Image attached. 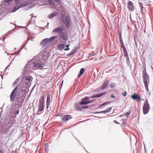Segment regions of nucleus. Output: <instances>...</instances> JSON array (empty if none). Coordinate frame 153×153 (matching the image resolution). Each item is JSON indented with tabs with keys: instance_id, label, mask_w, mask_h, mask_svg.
<instances>
[{
	"instance_id": "nucleus-1",
	"label": "nucleus",
	"mask_w": 153,
	"mask_h": 153,
	"mask_svg": "<svg viewBox=\"0 0 153 153\" xmlns=\"http://www.w3.org/2000/svg\"><path fill=\"white\" fill-rule=\"evenodd\" d=\"M142 77L146 90L149 91L148 86L150 82V79L149 76L146 72V68L143 71Z\"/></svg>"
},
{
	"instance_id": "nucleus-2",
	"label": "nucleus",
	"mask_w": 153,
	"mask_h": 153,
	"mask_svg": "<svg viewBox=\"0 0 153 153\" xmlns=\"http://www.w3.org/2000/svg\"><path fill=\"white\" fill-rule=\"evenodd\" d=\"M61 21L65 24L66 27L68 28L70 26L71 18L68 15H65V14L62 13L61 15Z\"/></svg>"
},
{
	"instance_id": "nucleus-3",
	"label": "nucleus",
	"mask_w": 153,
	"mask_h": 153,
	"mask_svg": "<svg viewBox=\"0 0 153 153\" xmlns=\"http://www.w3.org/2000/svg\"><path fill=\"white\" fill-rule=\"evenodd\" d=\"M44 97L42 96L40 98L38 105V111H42L44 109Z\"/></svg>"
},
{
	"instance_id": "nucleus-4",
	"label": "nucleus",
	"mask_w": 153,
	"mask_h": 153,
	"mask_svg": "<svg viewBox=\"0 0 153 153\" xmlns=\"http://www.w3.org/2000/svg\"><path fill=\"white\" fill-rule=\"evenodd\" d=\"M150 108V107L148 103V100L146 99L144 103L143 106V112L144 114H146L148 113Z\"/></svg>"
},
{
	"instance_id": "nucleus-5",
	"label": "nucleus",
	"mask_w": 153,
	"mask_h": 153,
	"mask_svg": "<svg viewBox=\"0 0 153 153\" xmlns=\"http://www.w3.org/2000/svg\"><path fill=\"white\" fill-rule=\"evenodd\" d=\"M18 89V87L17 86L14 88L10 96L11 102H13L15 100L17 94Z\"/></svg>"
},
{
	"instance_id": "nucleus-6",
	"label": "nucleus",
	"mask_w": 153,
	"mask_h": 153,
	"mask_svg": "<svg viewBox=\"0 0 153 153\" xmlns=\"http://www.w3.org/2000/svg\"><path fill=\"white\" fill-rule=\"evenodd\" d=\"M90 98L88 97H85L81 99V102L79 103L80 105H84L88 104V100H89Z\"/></svg>"
},
{
	"instance_id": "nucleus-7",
	"label": "nucleus",
	"mask_w": 153,
	"mask_h": 153,
	"mask_svg": "<svg viewBox=\"0 0 153 153\" xmlns=\"http://www.w3.org/2000/svg\"><path fill=\"white\" fill-rule=\"evenodd\" d=\"M26 5L27 4L25 3H23L21 4L19 6L16 5V6H15L12 9V10L11 11V12H14L20 8L26 6Z\"/></svg>"
},
{
	"instance_id": "nucleus-8",
	"label": "nucleus",
	"mask_w": 153,
	"mask_h": 153,
	"mask_svg": "<svg viewBox=\"0 0 153 153\" xmlns=\"http://www.w3.org/2000/svg\"><path fill=\"white\" fill-rule=\"evenodd\" d=\"M109 82L110 80L108 79H106L101 86V88L102 90H104L105 89L107 88Z\"/></svg>"
},
{
	"instance_id": "nucleus-9",
	"label": "nucleus",
	"mask_w": 153,
	"mask_h": 153,
	"mask_svg": "<svg viewBox=\"0 0 153 153\" xmlns=\"http://www.w3.org/2000/svg\"><path fill=\"white\" fill-rule=\"evenodd\" d=\"M59 36L63 41H66L68 39V36L63 31L61 33H59Z\"/></svg>"
},
{
	"instance_id": "nucleus-10",
	"label": "nucleus",
	"mask_w": 153,
	"mask_h": 153,
	"mask_svg": "<svg viewBox=\"0 0 153 153\" xmlns=\"http://www.w3.org/2000/svg\"><path fill=\"white\" fill-rule=\"evenodd\" d=\"M63 31V27L62 26H60L57 28H54L52 31L53 33H58L59 34Z\"/></svg>"
},
{
	"instance_id": "nucleus-11",
	"label": "nucleus",
	"mask_w": 153,
	"mask_h": 153,
	"mask_svg": "<svg viewBox=\"0 0 153 153\" xmlns=\"http://www.w3.org/2000/svg\"><path fill=\"white\" fill-rule=\"evenodd\" d=\"M72 118V116L70 114H66L64 115L62 118V120L66 122Z\"/></svg>"
},
{
	"instance_id": "nucleus-12",
	"label": "nucleus",
	"mask_w": 153,
	"mask_h": 153,
	"mask_svg": "<svg viewBox=\"0 0 153 153\" xmlns=\"http://www.w3.org/2000/svg\"><path fill=\"white\" fill-rule=\"evenodd\" d=\"M32 63V62H31L29 61L28 62L25 67L24 71L27 72L30 70V65Z\"/></svg>"
},
{
	"instance_id": "nucleus-13",
	"label": "nucleus",
	"mask_w": 153,
	"mask_h": 153,
	"mask_svg": "<svg viewBox=\"0 0 153 153\" xmlns=\"http://www.w3.org/2000/svg\"><path fill=\"white\" fill-rule=\"evenodd\" d=\"M128 7L129 10L131 11L134 10L133 4L131 1H129L128 2Z\"/></svg>"
},
{
	"instance_id": "nucleus-14",
	"label": "nucleus",
	"mask_w": 153,
	"mask_h": 153,
	"mask_svg": "<svg viewBox=\"0 0 153 153\" xmlns=\"http://www.w3.org/2000/svg\"><path fill=\"white\" fill-rule=\"evenodd\" d=\"M48 43H49V42L48 40V38H46L44 39L41 41L40 45L42 46V47L43 48Z\"/></svg>"
},
{
	"instance_id": "nucleus-15",
	"label": "nucleus",
	"mask_w": 153,
	"mask_h": 153,
	"mask_svg": "<svg viewBox=\"0 0 153 153\" xmlns=\"http://www.w3.org/2000/svg\"><path fill=\"white\" fill-rule=\"evenodd\" d=\"M106 92H103L100 94L93 95L90 98H95L99 97H102V96H103V95L105 94H106Z\"/></svg>"
},
{
	"instance_id": "nucleus-16",
	"label": "nucleus",
	"mask_w": 153,
	"mask_h": 153,
	"mask_svg": "<svg viewBox=\"0 0 153 153\" xmlns=\"http://www.w3.org/2000/svg\"><path fill=\"white\" fill-rule=\"evenodd\" d=\"M58 14L56 12H53L48 15V18L50 19H52L54 17L56 16Z\"/></svg>"
},
{
	"instance_id": "nucleus-17",
	"label": "nucleus",
	"mask_w": 153,
	"mask_h": 153,
	"mask_svg": "<svg viewBox=\"0 0 153 153\" xmlns=\"http://www.w3.org/2000/svg\"><path fill=\"white\" fill-rule=\"evenodd\" d=\"M85 70L84 68H81L80 69L79 72L77 76V77L78 78H79L84 74Z\"/></svg>"
},
{
	"instance_id": "nucleus-18",
	"label": "nucleus",
	"mask_w": 153,
	"mask_h": 153,
	"mask_svg": "<svg viewBox=\"0 0 153 153\" xmlns=\"http://www.w3.org/2000/svg\"><path fill=\"white\" fill-rule=\"evenodd\" d=\"M65 47V44H59L57 46V47L60 50H63Z\"/></svg>"
},
{
	"instance_id": "nucleus-19",
	"label": "nucleus",
	"mask_w": 153,
	"mask_h": 153,
	"mask_svg": "<svg viewBox=\"0 0 153 153\" xmlns=\"http://www.w3.org/2000/svg\"><path fill=\"white\" fill-rule=\"evenodd\" d=\"M44 151L45 153H48L49 145L48 143L45 144L44 146Z\"/></svg>"
},
{
	"instance_id": "nucleus-20",
	"label": "nucleus",
	"mask_w": 153,
	"mask_h": 153,
	"mask_svg": "<svg viewBox=\"0 0 153 153\" xmlns=\"http://www.w3.org/2000/svg\"><path fill=\"white\" fill-rule=\"evenodd\" d=\"M37 66L39 68L42 67L43 68L44 67V64H43L42 62L39 61H37Z\"/></svg>"
},
{
	"instance_id": "nucleus-21",
	"label": "nucleus",
	"mask_w": 153,
	"mask_h": 153,
	"mask_svg": "<svg viewBox=\"0 0 153 153\" xmlns=\"http://www.w3.org/2000/svg\"><path fill=\"white\" fill-rule=\"evenodd\" d=\"M126 58L127 64L128 65V66L131 69L132 67V66L130 63V62L129 59V57H126Z\"/></svg>"
},
{
	"instance_id": "nucleus-22",
	"label": "nucleus",
	"mask_w": 153,
	"mask_h": 153,
	"mask_svg": "<svg viewBox=\"0 0 153 153\" xmlns=\"http://www.w3.org/2000/svg\"><path fill=\"white\" fill-rule=\"evenodd\" d=\"M23 101L21 100L19 101L16 104V106H17L18 107L16 106V108H18V107H22V103L23 102Z\"/></svg>"
},
{
	"instance_id": "nucleus-23",
	"label": "nucleus",
	"mask_w": 153,
	"mask_h": 153,
	"mask_svg": "<svg viewBox=\"0 0 153 153\" xmlns=\"http://www.w3.org/2000/svg\"><path fill=\"white\" fill-rule=\"evenodd\" d=\"M138 94L135 93H134V94L131 96L132 98L134 100H137V98L138 97Z\"/></svg>"
},
{
	"instance_id": "nucleus-24",
	"label": "nucleus",
	"mask_w": 153,
	"mask_h": 153,
	"mask_svg": "<svg viewBox=\"0 0 153 153\" xmlns=\"http://www.w3.org/2000/svg\"><path fill=\"white\" fill-rule=\"evenodd\" d=\"M56 38V36H53L50 38H48V40L49 42V43L52 42V41L54 40Z\"/></svg>"
},
{
	"instance_id": "nucleus-25",
	"label": "nucleus",
	"mask_w": 153,
	"mask_h": 153,
	"mask_svg": "<svg viewBox=\"0 0 153 153\" xmlns=\"http://www.w3.org/2000/svg\"><path fill=\"white\" fill-rule=\"evenodd\" d=\"M49 4L52 6H55V2L52 0H48Z\"/></svg>"
},
{
	"instance_id": "nucleus-26",
	"label": "nucleus",
	"mask_w": 153,
	"mask_h": 153,
	"mask_svg": "<svg viewBox=\"0 0 153 153\" xmlns=\"http://www.w3.org/2000/svg\"><path fill=\"white\" fill-rule=\"evenodd\" d=\"M25 88H26V89H25V88H24L23 87H22V88L21 89V91L22 92H24V93H27L29 89H28V91H27V87H25Z\"/></svg>"
},
{
	"instance_id": "nucleus-27",
	"label": "nucleus",
	"mask_w": 153,
	"mask_h": 153,
	"mask_svg": "<svg viewBox=\"0 0 153 153\" xmlns=\"http://www.w3.org/2000/svg\"><path fill=\"white\" fill-rule=\"evenodd\" d=\"M50 95L49 94H48L47 95V103H50Z\"/></svg>"
},
{
	"instance_id": "nucleus-28",
	"label": "nucleus",
	"mask_w": 153,
	"mask_h": 153,
	"mask_svg": "<svg viewBox=\"0 0 153 153\" xmlns=\"http://www.w3.org/2000/svg\"><path fill=\"white\" fill-rule=\"evenodd\" d=\"M123 52L124 53V56L125 57H129L128 54L126 49L125 50L123 51Z\"/></svg>"
},
{
	"instance_id": "nucleus-29",
	"label": "nucleus",
	"mask_w": 153,
	"mask_h": 153,
	"mask_svg": "<svg viewBox=\"0 0 153 153\" xmlns=\"http://www.w3.org/2000/svg\"><path fill=\"white\" fill-rule=\"evenodd\" d=\"M77 50V48L76 47H75L72 50V51L71 52V53H72L73 54H74L76 52Z\"/></svg>"
},
{
	"instance_id": "nucleus-30",
	"label": "nucleus",
	"mask_w": 153,
	"mask_h": 153,
	"mask_svg": "<svg viewBox=\"0 0 153 153\" xmlns=\"http://www.w3.org/2000/svg\"><path fill=\"white\" fill-rule=\"evenodd\" d=\"M33 19V17L32 16L31 18L30 19V21L29 22V24H34V23L35 22V19H34L33 20H32Z\"/></svg>"
},
{
	"instance_id": "nucleus-31",
	"label": "nucleus",
	"mask_w": 153,
	"mask_h": 153,
	"mask_svg": "<svg viewBox=\"0 0 153 153\" xmlns=\"http://www.w3.org/2000/svg\"><path fill=\"white\" fill-rule=\"evenodd\" d=\"M3 130L4 131V132H7V131L9 129V128L8 127H7V126H4V127H3Z\"/></svg>"
},
{
	"instance_id": "nucleus-32",
	"label": "nucleus",
	"mask_w": 153,
	"mask_h": 153,
	"mask_svg": "<svg viewBox=\"0 0 153 153\" xmlns=\"http://www.w3.org/2000/svg\"><path fill=\"white\" fill-rule=\"evenodd\" d=\"M31 77L30 76H25V80L29 82H30L31 81Z\"/></svg>"
},
{
	"instance_id": "nucleus-33",
	"label": "nucleus",
	"mask_w": 153,
	"mask_h": 153,
	"mask_svg": "<svg viewBox=\"0 0 153 153\" xmlns=\"http://www.w3.org/2000/svg\"><path fill=\"white\" fill-rule=\"evenodd\" d=\"M111 101H109V102H104L103 103H102L100 106H102L104 105H106L107 104H109L111 102Z\"/></svg>"
},
{
	"instance_id": "nucleus-34",
	"label": "nucleus",
	"mask_w": 153,
	"mask_h": 153,
	"mask_svg": "<svg viewBox=\"0 0 153 153\" xmlns=\"http://www.w3.org/2000/svg\"><path fill=\"white\" fill-rule=\"evenodd\" d=\"M112 107H109L106 109L105 110L106 113L109 112L111 110Z\"/></svg>"
},
{
	"instance_id": "nucleus-35",
	"label": "nucleus",
	"mask_w": 153,
	"mask_h": 153,
	"mask_svg": "<svg viewBox=\"0 0 153 153\" xmlns=\"http://www.w3.org/2000/svg\"><path fill=\"white\" fill-rule=\"evenodd\" d=\"M76 107V109H78V110L81 111L82 110V108H81V107H80L78 104H76L75 105Z\"/></svg>"
},
{
	"instance_id": "nucleus-36",
	"label": "nucleus",
	"mask_w": 153,
	"mask_h": 153,
	"mask_svg": "<svg viewBox=\"0 0 153 153\" xmlns=\"http://www.w3.org/2000/svg\"><path fill=\"white\" fill-rule=\"evenodd\" d=\"M116 86V84L115 83H113L111 84L110 85V87L111 88H113L115 87Z\"/></svg>"
},
{
	"instance_id": "nucleus-37",
	"label": "nucleus",
	"mask_w": 153,
	"mask_h": 153,
	"mask_svg": "<svg viewBox=\"0 0 153 153\" xmlns=\"http://www.w3.org/2000/svg\"><path fill=\"white\" fill-rule=\"evenodd\" d=\"M50 105V103H46V109L47 111H49L51 110V108L50 109H48Z\"/></svg>"
},
{
	"instance_id": "nucleus-38",
	"label": "nucleus",
	"mask_w": 153,
	"mask_h": 153,
	"mask_svg": "<svg viewBox=\"0 0 153 153\" xmlns=\"http://www.w3.org/2000/svg\"><path fill=\"white\" fill-rule=\"evenodd\" d=\"M33 67L34 68H36V67H37V62H33Z\"/></svg>"
},
{
	"instance_id": "nucleus-39",
	"label": "nucleus",
	"mask_w": 153,
	"mask_h": 153,
	"mask_svg": "<svg viewBox=\"0 0 153 153\" xmlns=\"http://www.w3.org/2000/svg\"><path fill=\"white\" fill-rule=\"evenodd\" d=\"M19 79V78H17L13 83V85L16 84L18 82Z\"/></svg>"
},
{
	"instance_id": "nucleus-40",
	"label": "nucleus",
	"mask_w": 153,
	"mask_h": 153,
	"mask_svg": "<svg viewBox=\"0 0 153 153\" xmlns=\"http://www.w3.org/2000/svg\"><path fill=\"white\" fill-rule=\"evenodd\" d=\"M121 48H122L123 49V51L126 50V48L124 44L121 45Z\"/></svg>"
},
{
	"instance_id": "nucleus-41",
	"label": "nucleus",
	"mask_w": 153,
	"mask_h": 153,
	"mask_svg": "<svg viewBox=\"0 0 153 153\" xmlns=\"http://www.w3.org/2000/svg\"><path fill=\"white\" fill-rule=\"evenodd\" d=\"M88 108V106H81V108H82V109H85L87 108Z\"/></svg>"
},
{
	"instance_id": "nucleus-42",
	"label": "nucleus",
	"mask_w": 153,
	"mask_h": 153,
	"mask_svg": "<svg viewBox=\"0 0 153 153\" xmlns=\"http://www.w3.org/2000/svg\"><path fill=\"white\" fill-rule=\"evenodd\" d=\"M119 40L122 39V37L121 32H120V33H119Z\"/></svg>"
},
{
	"instance_id": "nucleus-43",
	"label": "nucleus",
	"mask_w": 153,
	"mask_h": 153,
	"mask_svg": "<svg viewBox=\"0 0 153 153\" xmlns=\"http://www.w3.org/2000/svg\"><path fill=\"white\" fill-rule=\"evenodd\" d=\"M95 101V100L94 99H93L91 100H88V104H89L91 103V102H94Z\"/></svg>"
},
{
	"instance_id": "nucleus-44",
	"label": "nucleus",
	"mask_w": 153,
	"mask_h": 153,
	"mask_svg": "<svg viewBox=\"0 0 153 153\" xmlns=\"http://www.w3.org/2000/svg\"><path fill=\"white\" fill-rule=\"evenodd\" d=\"M12 1L13 0H4V2L5 3H9Z\"/></svg>"
},
{
	"instance_id": "nucleus-45",
	"label": "nucleus",
	"mask_w": 153,
	"mask_h": 153,
	"mask_svg": "<svg viewBox=\"0 0 153 153\" xmlns=\"http://www.w3.org/2000/svg\"><path fill=\"white\" fill-rule=\"evenodd\" d=\"M29 39H28L27 40H26V42L23 45H24V47H25L27 43L29 41Z\"/></svg>"
},
{
	"instance_id": "nucleus-46",
	"label": "nucleus",
	"mask_w": 153,
	"mask_h": 153,
	"mask_svg": "<svg viewBox=\"0 0 153 153\" xmlns=\"http://www.w3.org/2000/svg\"><path fill=\"white\" fill-rule=\"evenodd\" d=\"M122 94L123 95V96H125L126 95V94H127V92H126V91H125V92H123L122 93Z\"/></svg>"
},
{
	"instance_id": "nucleus-47",
	"label": "nucleus",
	"mask_w": 153,
	"mask_h": 153,
	"mask_svg": "<svg viewBox=\"0 0 153 153\" xmlns=\"http://www.w3.org/2000/svg\"><path fill=\"white\" fill-rule=\"evenodd\" d=\"M130 114V111H129V112H127L126 113L125 115L126 116L128 117V115Z\"/></svg>"
},
{
	"instance_id": "nucleus-48",
	"label": "nucleus",
	"mask_w": 153,
	"mask_h": 153,
	"mask_svg": "<svg viewBox=\"0 0 153 153\" xmlns=\"http://www.w3.org/2000/svg\"><path fill=\"white\" fill-rule=\"evenodd\" d=\"M99 113H104V114L106 113V112L105 111V110L104 111H100Z\"/></svg>"
},
{
	"instance_id": "nucleus-49",
	"label": "nucleus",
	"mask_w": 153,
	"mask_h": 153,
	"mask_svg": "<svg viewBox=\"0 0 153 153\" xmlns=\"http://www.w3.org/2000/svg\"><path fill=\"white\" fill-rule=\"evenodd\" d=\"M56 2H58L59 4H60V3H61L60 0H54Z\"/></svg>"
},
{
	"instance_id": "nucleus-50",
	"label": "nucleus",
	"mask_w": 153,
	"mask_h": 153,
	"mask_svg": "<svg viewBox=\"0 0 153 153\" xmlns=\"http://www.w3.org/2000/svg\"><path fill=\"white\" fill-rule=\"evenodd\" d=\"M73 54L72 53H71V52L69 53L67 55V56H70L72 55Z\"/></svg>"
},
{
	"instance_id": "nucleus-51",
	"label": "nucleus",
	"mask_w": 153,
	"mask_h": 153,
	"mask_svg": "<svg viewBox=\"0 0 153 153\" xmlns=\"http://www.w3.org/2000/svg\"><path fill=\"white\" fill-rule=\"evenodd\" d=\"M19 110H18L16 111H15V114H18L19 113Z\"/></svg>"
},
{
	"instance_id": "nucleus-52",
	"label": "nucleus",
	"mask_w": 153,
	"mask_h": 153,
	"mask_svg": "<svg viewBox=\"0 0 153 153\" xmlns=\"http://www.w3.org/2000/svg\"><path fill=\"white\" fill-rule=\"evenodd\" d=\"M139 5L140 8H141V7H143V4L142 3L140 2L139 3Z\"/></svg>"
},
{
	"instance_id": "nucleus-53",
	"label": "nucleus",
	"mask_w": 153,
	"mask_h": 153,
	"mask_svg": "<svg viewBox=\"0 0 153 153\" xmlns=\"http://www.w3.org/2000/svg\"><path fill=\"white\" fill-rule=\"evenodd\" d=\"M143 8H144V7H141V8H140L141 12L142 14H143Z\"/></svg>"
},
{
	"instance_id": "nucleus-54",
	"label": "nucleus",
	"mask_w": 153,
	"mask_h": 153,
	"mask_svg": "<svg viewBox=\"0 0 153 153\" xmlns=\"http://www.w3.org/2000/svg\"><path fill=\"white\" fill-rule=\"evenodd\" d=\"M138 100V101H140L141 100V98L140 97H139L138 96V97H137V100Z\"/></svg>"
},
{
	"instance_id": "nucleus-55",
	"label": "nucleus",
	"mask_w": 153,
	"mask_h": 153,
	"mask_svg": "<svg viewBox=\"0 0 153 153\" xmlns=\"http://www.w3.org/2000/svg\"><path fill=\"white\" fill-rule=\"evenodd\" d=\"M114 123H116L117 124H119V123L117 122L116 120H115L114 121Z\"/></svg>"
},
{
	"instance_id": "nucleus-56",
	"label": "nucleus",
	"mask_w": 153,
	"mask_h": 153,
	"mask_svg": "<svg viewBox=\"0 0 153 153\" xmlns=\"http://www.w3.org/2000/svg\"><path fill=\"white\" fill-rule=\"evenodd\" d=\"M69 50H70V48H65L64 49V50L65 51H68Z\"/></svg>"
},
{
	"instance_id": "nucleus-57",
	"label": "nucleus",
	"mask_w": 153,
	"mask_h": 153,
	"mask_svg": "<svg viewBox=\"0 0 153 153\" xmlns=\"http://www.w3.org/2000/svg\"><path fill=\"white\" fill-rule=\"evenodd\" d=\"M70 45V44H68L67 45H66V47L67 48H69V46Z\"/></svg>"
},
{
	"instance_id": "nucleus-58",
	"label": "nucleus",
	"mask_w": 153,
	"mask_h": 153,
	"mask_svg": "<svg viewBox=\"0 0 153 153\" xmlns=\"http://www.w3.org/2000/svg\"><path fill=\"white\" fill-rule=\"evenodd\" d=\"M111 97L112 98L115 97V96H114L113 95V94L111 95Z\"/></svg>"
},
{
	"instance_id": "nucleus-59",
	"label": "nucleus",
	"mask_w": 153,
	"mask_h": 153,
	"mask_svg": "<svg viewBox=\"0 0 153 153\" xmlns=\"http://www.w3.org/2000/svg\"><path fill=\"white\" fill-rule=\"evenodd\" d=\"M100 112V111L99 112H97V111H94V112H93V113H94V114H100V113H99Z\"/></svg>"
},
{
	"instance_id": "nucleus-60",
	"label": "nucleus",
	"mask_w": 153,
	"mask_h": 153,
	"mask_svg": "<svg viewBox=\"0 0 153 153\" xmlns=\"http://www.w3.org/2000/svg\"><path fill=\"white\" fill-rule=\"evenodd\" d=\"M25 48V47H24V45H23V48H21V49H20L19 50V52H20L21 51V50H22L23 48Z\"/></svg>"
},
{
	"instance_id": "nucleus-61",
	"label": "nucleus",
	"mask_w": 153,
	"mask_h": 153,
	"mask_svg": "<svg viewBox=\"0 0 153 153\" xmlns=\"http://www.w3.org/2000/svg\"><path fill=\"white\" fill-rule=\"evenodd\" d=\"M20 52H19V51L17 52H16L15 53H16L17 54H18Z\"/></svg>"
},
{
	"instance_id": "nucleus-62",
	"label": "nucleus",
	"mask_w": 153,
	"mask_h": 153,
	"mask_svg": "<svg viewBox=\"0 0 153 153\" xmlns=\"http://www.w3.org/2000/svg\"><path fill=\"white\" fill-rule=\"evenodd\" d=\"M36 85V84L34 85L33 87L32 88V90H33L34 89L35 86Z\"/></svg>"
},
{
	"instance_id": "nucleus-63",
	"label": "nucleus",
	"mask_w": 153,
	"mask_h": 153,
	"mask_svg": "<svg viewBox=\"0 0 153 153\" xmlns=\"http://www.w3.org/2000/svg\"><path fill=\"white\" fill-rule=\"evenodd\" d=\"M120 44L121 45H123L124 44L123 42H120Z\"/></svg>"
},
{
	"instance_id": "nucleus-64",
	"label": "nucleus",
	"mask_w": 153,
	"mask_h": 153,
	"mask_svg": "<svg viewBox=\"0 0 153 153\" xmlns=\"http://www.w3.org/2000/svg\"><path fill=\"white\" fill-rule=\"evenodd\" d=\"M135 44L136 47H137V42H135Z\"/></svg>"
}]
</instances>
